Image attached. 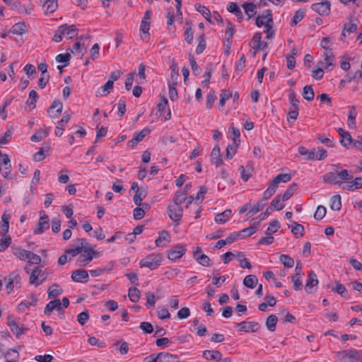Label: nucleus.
Returning <instances> with one entry per match:
<instances>
[{"instance_id": "nucleus-1", "label": "nucleus", "mask_w": 362, "mask_h": 362, "mask_svg": "<svg viewBox=\"0 0 362 362\" xmlns=\"http://www.w3.org/2000/svg\"><path fill=\"white\" fill-rule=\"evenodd\" d=\"M336 358L344 362H362V351L351 349L337 351Z\"/></svg>"}, {"instance_id": "nucleus-2", "label": "nucleus", "mask_w": 362, "mask_h": 362, "mask_svg": "<svg viewBox=\"0 0 362 362\" xmlns=\"http://www.w3.org/2000/svg\"><path fill=\"white\" fill-rule=\"evenodd\" d=\"M161 261V255L153 253L141 259L139 264L141 267H148L153 270L160 265Z\"/></svg>"}, {"instance_id": "nucleus-3", "label": "nucleus", "mask_w": 362, "mask_h": 362, "mask_svg": "<svg viewBox=\"0 0 362 362\" xmlns=\"http://www.w3.org/2000/svg\"><path fill=\"white\" fill-rule=\"evenodd\" d=\"M291 175L289 173L279 174L276 176L269 183L268 189H270L274 194L280 182H288L291 180Z\"/></svg>"}, {"instance_id": "nucleus-4", "label": "nucleus", "mask_w": 362, "mask_h": 362, "mask_svg": "<svg viewBox=\"0 0 362 362\" xmlns=\"http://www.w3.org/2000/svg\"><path fill=\"white\" fill-rule=\"evenodd\" d=\"M186 249L182 245H177L168 251V258L170 260L175 261L181 258L185 253Z\"/></svg>"}, {"instance_id": "nucleus-5", "label": "nucleus", "mask_w": 362, "mask_h": 362, "mask_svg": "<svg viewBox=\"0 0 362 362\" xmlns=\"http://www.w3.org/2000/svg\"><path fill=\"white\" fill-rule=\"evenodd\" d=\"M41 216L39 218L37 226L34 230L35 234H41L45 230L49 228V216L45 214V211H42Z\"/></svg>"}, {"instance_id": "nucleus-6", "label": "nucleus", "mask_w": 362, "mask_h": 362, "mask_svg": "<svg viewBox=\"0 0 362 362\" xmlns=\"http://www.w3.org/2000/svg\"><path fill=\"white\" fill-rule=\"evenodd\" d=\"M330 3L328 1L313 4L312 9L320 16H328L330 13Z\"/></svg>"}, {"instance_id": "nucleus-7", "label": "nucleus", "mask_w": 362, "mask_h": 362, "mask_svg": "<svg viewBox=\"0 0 362 362\" xmlns=\"http://www.w3.org/2000/svg\"><path fill=\"white\" fill-rule=\"evenodd\" d=\"M82 252L86 253V255H81L79 258L78 261H80L81 259L84 258L82 261H83V266H86L87 264H88L90 261H92L93 255L96 253V251H95L90 246L89 243H86L85 246L83 247Z\"/></svg>"}, {"instance_id": "nucleus-8", "label": "nucleus", "mask_w": 362, "mask_h": 362, "mask_svg": "<svg viewBox=\"0 0 362 362\" xmlns=\"http://www.w3.org/2000/svg\"><path fill=\"white\" fill-rule=\"evenodd\" d=\"M169 217L175 222H179L182 216V209L180 205H169L168 209Z\"/></svg>"}, {"instance_id": "nucleus-9", "label": "nucleus", "mask_w": 362, "mask_h": 362, "mask_svg": "<svg viewBox=\"0 0 362 362\" xmlns=\"http://www.w3.org/2000/svg\"><path fill=\"white\" fill-rule=\"evenodd\" d=\"M302 266L300 262H298L295 269V274L292 276V281L293 283V288L296 291L301 289L302 281Z\"/></svg>"}, {"instance_id": "nucleus-10", "label": "nucleus", "mask_w": 362, "mask_h": 362, "mask_svg": "<svg viewBox=\"0 0 362 362\" xmlns=\"http://www.w3.org/2000/svg\"><path fill=\"white\" fill-rule=\"evenodd\" d=\"M25 270L28 274L30 273V276L29 278V281L30 284H35L37 286H39L45 280V278L40 279V281L38 280V276L40 275L41 273V269H40L39 267H35L31 272L28 267H25Z\"/></svg>"}, {"instance_id": "nucleus-11", "label": "nucleus", "mask_w": 362, "mask_h": 362, "mask_svg": "<svg viewBox=\"0 0 362 362\" xmlns=\"http://www.w3.org/2000/svg\"><path fill=\"white\" fill-rule=\"evenodd\" d=\"M45 14L52 13L58 8V0H40Z\"/></svg>"}, {"instance_id": "nucleus-12", "label": "nucleus", "mask_w": 362, "mask_h": 362, "mask_svg": "<svg viewBox=\"0 0 362 362\" xmlns=\"http://www.w3.org/2000/svg\"><path fill=\"white\" fill-rule=\"evenodd\" d=\"M151 129L148 127H146L143 129L139 132L135 134L134 138L129 142L128 146L134 147L136 146L140 141L143 140V139L150 133Z\"/></svg>"}, {"instance_id": "nucleus-13", "label": "nucleus", "mask_w": 362, "mask_h": 362, "mask_svg": "<svg viewBox=\"0 0 362 362\" xmlns=\"http://www.w3.org/2000/svg\"><path fill=\"white\" fill-rule=\"evenodd\" d=\"M357 22V18H354V20L351 18L348 24H344L342 29L341 40H343V37H346L347 35L356 31L358 27Z\"/></svg>"}, {"instance_id": "nucleus-14", "label": "nucleus", "mask_w": 362, "mask_h": 362, "mask_svg": "<svg viewBox=\"0 0 362 362\" xmlns=\"http://www.w3.org/2000/svg\"><path fill=\"white\" fill-rule=\"evenodd\" d=\"M239 331L256 332L258 330V323L256 322L243 321L238 325Z\"/></svg>"}, {"instance_id": "nucleus-15", "label": "nucleus", "mask_w": 362, "mask_h": 362, "mask_svg": "<svg viewBox=\"0 0 362 362\" xmlns=\"http://www.w3.org/2000/svg\"><path fill=\"white\" fill-rule=\"evenodd\" d=\"M266 13H267V16H259L256 18V25L258 27L262 25L269 27L270 24H272L273 21L271 11L269 10H267Z\"/></svg>"}, {"instance_id": "nucleus-16", "label": "nucleus", "mask_w": 362, "mask_h": 362, "mask_svg": "<svg viewBox=\"0 0 362 362\" xmlns=\"http://www.w3.org/2000/svg\"><path fill=\"white\" fill-rule=\"evenodd\" d=\"M211 161L217 168L223 163V160L221 156L220 148L218 145H216L211 153Z\"/></svg>"}, {"instance_id": "nucleus-17", "label": "nucleus", "mask_w": 362, "mask_h": 362, "mask_svg": "<svg viewBox=\"0 0 362 362\" xmlns=\"http://www.w3.org/2000/svg\"><path fill=\"white\" fill-rule=\"evenodd\" d=\"M318 284V279L317 278L316 274L311 271L308 274V280L306 282L305 290L307 293H313V287Z\"/></svg>"}, {"instance_id": "nucleus-18", "label": "nucleus", "mask_w": 362, "mask_h": 362, "mask_svg": "<svg viewBox=\"0 0 362 362\" xmlns=\"http://www.w3.org/2000/svg\"><path fill=\"white\" fill-rule=\"evenodd\" d=\"M337 132L341 136L340 143L344 147L348 148V146L351 145V142L353 141V139L351 134L342 128H339Z\"/></svg>"}, {"instance_id": "nucleus-19", "label": "nucleus", "mask_w": 362, "mask_h": 362, "mask_svg": "<svg viewBox=\"0 0 362 362\" xmlns=\"http://www.w3.org/2000/svg\"><path fill=\"white\" fill-rule=\"evenodd\" d=\"M311 156L310 160H322L326 158L327 153L325 149L323 148H313L310 150Z\"/></svg>"}, {"instance_id": "nucleus-20", "label": "nucleus", "mask_w": 362, "mask_h": 362, "mask_svg": "<svg viewBox=\"0 0 362 362\" xmlns=\"http://www.w3.org/2000/svg\"><path fill=\"white\" fill-rule=\"evenodd\" d=\"M203 357L206 360H216V361L223 359L220 351L216 350H206L203 351Z\"/></svg>"}, {"instance_id": "nucleus-21", "label": "nucleus", "mask_w": 362, "mask_h": 362, "mask_svg": "<svg viewBox=\"0 0 362 362\" xmlns=\"http://www.w3.org/2000/svg\"><path fill=\"white\" fill-rule=\"evenodd\" d=\"M88 278V273L86 270L79 269L74 271L71 274V279L76 282H86Z\"/></svg>"}, {"instance_id": "nucleus-22", "label": "nucleus", "mask_w": 362, "mask_h": 362, "mask_svg": "<svg viewBox=\"0 0 362 362\" xmlns=\"http://www.w3.org/2000/svg\"><path fill=\"white\" fill-rule=\"evenodd\" d=\"M11 218V216L9 214H7L6 212H4V214L1 216V226L0 227V233L3 236H6V235L8 232L9 228V219Z\"/></svg>"}, {"instance_id": "nucleus-23", "label": "nucleus", "mask_w": 362, "mask_h": 362, "mask_svg": "<svg viewBox=\"0 0 362 362\" xmlns=\"http://www.w3.org/2000/svg\"><path fill=\"white\" fill-rule=\"evenodd\" d=\"M323 181L330 185H340L338 173L329 172L324 175Z\"/></svg>"}, {"instance_id": "nucleus-24", "label": "nucleus", "mask_w": 362, "mask_h": 362, "mask_svg": "<svg viewBox=\"0 0 362 362\" xmlns=\"http://www.w3.org/2000/svg\"><path fill=\"white\" fill-rule=\"evenodd\" d=\"M54 309H57V310L62 309V303L59 299H54L49 302L45 308L44 313L46 315H49Z\"/></svg>"}, {"instance_id": "nucleus-25", "label": "nucleus", "mask_w": 362, "mask_h": 362, "mask_svg": "<svg viewBox=\"0 0 362 362\" xmlns=\"http://www.w3.org/2000/svg\"><path fill=\"white\" fill-rule=\"evenodd\" d=\"M8 326L10 327L11 331L15 334L17 337L23 333L22 328L16 322V321L11 317H8Z\"/></svg>"}, {"instance_id": "nucleus-26", "label": "nucleus", "mask_w": 362, "mask_h": 362, "mask_svg": "<svg viewBox=\"0 0 362 362\" xmlns=\"http://www.w3.org/2000/svg\"><path fill=\"white\" fill-rule=\"evenodd\" d=\"M261 38H262L261 33H256L250 42V46L252 47V49H254L255 50L254 54H255L257 51L261 49V46H262Z\"/></svg>"}, {"instance_id": "nucleus-27", "label": "nucleus", "mask_w": 362, "mask_h": 362, "mask_svg": "<svg viewBox=\"0 0 362 362\" xmlns=\"http://www.w3.org/2000/svg\"><path fill=\"white\" fill-rule=\"evenodd\" d=\"M233 144L232 145H228L226 148V158L228 159H231L233 156L235 154L236 148H238L240 141L236 140L235 138H233Z\"/></svg>"}, {"instance_id": "nucleus-28", "label": "nucleus", "mask_w": 362, "mask_h": 362, "mask_svg": "<svg viewBox=\"0 0 362 362\" xmlns=\"http://www.w3.org/2000/svg\"><path fill=\"white\" fill-rule=\"evenodd\" d=\"M158 362H178V357L177 355L161 352L159 353Z\"/></svg>"}, {"instance_id": "nucleus-29", "label": "nucleus", "mask_w": 362, "mask_h": 362, "mask_svg": "<svg viewBox=\"0 0 362 362\" xmlns=\"http://www.w3.org/2000/svg\"><path fill=\"white\" fill-rule=\"evenodd\" d=\"M356 107L354 106H351L349 109L347 122L348 127L351 129L355 128L356 127Z\"/></svg>"}, {"instance_id": "nucleus-30", "label": "nucleus", "mask_w": 362, "mask_h": 362, "mask_svg": "<svg viewBox=\"0 0 362 362\" xmlns=\"http://www.w3.org/2000/svg\"><path fill=\"white\" fill-rule=\"evenodd\" d=\"M258 279L255 275L249 274L246 276L243 280V284L250 288H254L257 284Z\"/></svg>"}, {"instance_id": "nucleus-31", "label": "nucleus", "mask_w": 362, "mask_h": 362, "mask_svg": "<svg viewBox=\"0 0 362 362\" xmlns=\"http://www.w3.org/2000/svg\"><path fill=\"white\" fill-rule=\"evenodd\" d=\"M231 212L232 211L230 209H226V210L223 211V212L217 214L214 218L215 221L217 223H226L227 221V220L228 219V218L230 216Z\"/></svg>"}, {"instance_id": "nucleus-32", "label": "nucleus", "mask_w": 362, "mask_h": 362, "mask_svg": "<svg viewBox=\"0 0 362 362\" xmlns=\"http://www.w3.org/2000/svg\"><path fill=\"white\" fill-rule=\"evenodd\" d=\"M227 10L234 13L239 20L243 18V13L236 3L230 2L227 6Z\"/></svg>"}, {"instance_id": "nucleus-33", "label": "nucleus", "mask_w": 362, "mask_h": 362, "mask_svg": "<svg viewBox=\"0 0 362 362\" xmlns=\"http://www.w3.org/2000/svg\"><path fill=\"white\" fill-rule=\"evenodd\" d=\"M38 98V94L35 90H32L30 91L29 98L30 99V100H28L25 104L26 106H28L30 110H33L35 107V103Z\"/></svg>"}, {"instance_id": "nucleus-34", "label": "nucleus", "mask_w": 362, "mask_h": 362, "mask_svg": "<svg viewBox=\"0 0 362 362\" xmlns=\"http://www.w3.org/2000/svg\"><path fill=\"white\" fill-rule=\"evenodd\" d=\"M10 32L16 35H22L27 32L26 25L24 23H17L12 26L10 30Z\"/></svg>"}, {"instance_id": "nucleus-35", "label": "nucleus", "mask_w": 362, "mask_h": 362, "mask_svg": "<svg viewBox=\"0 0 362 362\" xmlns=\"http://www.w3.org/2000/svg\"><path fill=\"white\" fill-rule=\"evenodd\" d=\"M278 318L275 315H270L266 320V327L270 332H274Z\"/></svg>"}, {"instance_id": "nucleus-36", "label": "nucleus", "mask_w": 362, "mask_h": 362, "mask_svg": "<svg viewBox=\"0 0 362 362\" xmlns=\"http://www.w3.org/2000/svg\"><path fill=\"white\" fill-rule=\"evenodd\" d=\"M195 8L196 10L199 12L207 21L212 23L211 19V12L206 6L201 4H195Z\"/></svg>"}, {"instance_id": "nucleus-37", "label": "nucleus", "mask_w": 362, "mask_h": 362, "mask_svg": "<svg viewBox=\"0 0 362 362\" xmlns=\"http://www.w3.org/2000/svg\"><path fill=\"white\" fill-rule=\"evenodd\" d=\"M49 134L48 130L47 129H40L37 131L30 138L32 141L38 142L41 141L42 139L47 137Z\"/></svg>"}, {"instance_id": "nucleus-38", "label": "nucleus", "mask_w": 362, "mask_h": 362, "mask_svg": "<svg viewBox=\"0 0 362 362\" xmlns=\"http://www.w3.org/2000/svg\"><path fill=\"white\" fill-rule=\"evenodd\" d=\"M302 95L308 101H312L315 97V93L311 86H305L303 89Z\"/></svg>"}, {"instance_id": "nucleus-39", "label": "nucleus", "mask_w": 362, "mask_h": 362, "mask_svg": "<svg viewBox=\"0 0 362 362\" xmlns=\"http://www.w3.org/2000/svg\"><path fill=\"white\" fill-rule=\"evenodd\" d=\"M63 293V290L59 287L58 284H54L49 288L48 298H56Z\"/></svg>"}, {"instance_id": "nucleus-40", "label": "nucleus", "mask_w": 362, "mask_h": 362, "mask_svg": "<svg viewBox=\"0 0 362 362\" xmlns=\"http://www.w3.org/2000/svg\"><path fill=\"white\" fill-rule=\"evenodd\" d=\"M57 108L56 113L52 112L49 115L52 118L57 117L62 112L63 105L59 100H54L50 106V110Z\"/></svg>"}, {"instance_id": "nucleus-41", "label": "nucleus", "mask_w": 362, "mask_h": 362, "mask_svg": "<svg viewBox=\"0 0 362 362\" xmlns=\"http://www.w3.org/2000/svg\"><path fill=\"white\" fill-rule=\"evenodd\" d=\"M170 234L168 231L163 230L160 233L159 237L156 240V245L157 247H163L164 245L162 244L163 240H166L168 243L170 242Z\"/></svg>"}, {"instance_id": "nucleus-42", "label": "nucleus", "mask_w": 362, "mask_h": 362, "mask_svg": "<svg viewBox=\"0 0 362 362\" xmlns=\"http://www.w3.org/2000/svg\"><path fill=\"white\" fill-rule=\"evenodd\" d=\"M7 362H16L19 358L18 352L15 349H11L4 356Z\"/></svg>"}, {"instance_id": "nucleus-43", "label": "nucleus", "mask_w": 362, "mask_h": 362, "mask_svg": "<svg viewBox=\"0 0 362 362\" xmlns=\"http://www.w3.org/2000/svg\"><path fill=\"white\" fill-rule=\"evenodd\" d=\"M243 7L245 10V13L248 16V19H250L252 16H254L256 13V6L253 3H245L243 5Z\"/></svg>"}, {"instance_id": "nucleus-44", "label": "nucleus", "mask_w": 362, "mask_h": 362, "mask_svg": "<svg viewBox=\"0 0 362 362\" xmlns=\"http://www.w3.org/2000/svg\"><path fill=\"white\" fill-rule=\"evenodd\" d=\"M128 296L132 302H137L140 298V291L136 287L129 288Z\"/></svg>"}, {"instance_id": "nucleus-45", "label": "nucleus", "mask_w": 362, "mask_h": 362, "mask_svg": "<svg viewBox=\"0 0 362 362\" xmlns=\"http://www.w3.org/2000/svg\"><path fill=\"white\" fill-rule=\"evenodd\" d=\"M147 193L145 189H142L139 192H136L134 196V202L137 206H141V201L146 197Z\"/></svg>"}, {"instance_id": "nucleus-46", "label": "nucleus", "mask_w": 362, "mask_h": 362, "mask_svg": "<svg viewBox=\"0 0 362 362\" xmlns=\"http://www.w3.org/2000/svg\"><path fill=\"white\" fill-rule=\"evenodd\" d=\"M241 171V177L244 181H247L252 175V168L250 165H247L245 168L243 165L240 167Z\"/></svg>"}, {"instance_id": "nucleus-47", "label": "nucleus", "mask_w": 362, "mask_h": 362, "mask_svg": "<svg viewBox=\"0 0 362 362\" xmlns=\"http://www.w3.org/2000/svg\"><path fill=\"white\" fill-rule=\"evenodd\" d=\"M281 199L280 195H277L271 202L270 209H276L280 211L284 209V205L281 203Z\"/></svg>"}, {"instance_id": "nucleus-48", "label": "nucleus", "mask_w": 362, "mask_h": 362, "mask_svg": "<svg viewBox=\"0 0 362 362\" xmlns=\"http://www.w3.org/2000/svg\"><path fill=\"white\" fill-rule=\"evenodd\" d=\"M20 279V276L18 274H12L10 276L5 278V281L6 282V288L9 289L10 291L8 293H10L11 291H12L13 288V281H16L17 282L18 279Z\"/></svg>"}, {"instance_id": "nucleus-49", "label": "nucleus", "mask_w": 362, "mask_h": 362, "mask_svg": "<svg viewBox=\"0 0 362 362\" xmlns=\"http://www.w3.org/2000/svg\"><path fill=\"white\" fill-rule=\"evenodd\" d=\"M279 259L286 267L291 268L293 267L294 260L290 256L287 255H281Z\"/></svg>"}, {"instance_id": "nucleus-50", "label": "nucleus", "mask_w": 362, "mask_h": 362, "mask_svg": "<svg viewBox=\"0 0 362 362\" xmlns=\"http://www.w3.org/2000/svg\"><path fill=\"white\" fill-rule=\"evenodd\" d=\"M297 185L296 184L292 185L288 187L286 191L284 193L282 197H281V201L285 202L289 199L293 194L296 191Z\"/></svg>"}, {"instance_id": "nucleus-51", "label": "nucleus", "mask_w": 362, "mask_h": 362, "mask_svg": "<svg viewBox=\"0 0 362 362\" xmlns=\"http://www.w3.org/2000/svg\"><path fill=\"white\" fill-rule=\"evenodd\" d=\"M341 207L340 195H334L332 197L331 209L334 211H339Z\"/></svg>"}, {"instance_id": "nucleus-52", "label": "nucleus", "mask_w": 362, "mask_h": 362, "mask_svg": "<svg viewBox=\"0 0 362 362\" xmlns=\"http://www.w3.org/2000/svg\"><path fill=\"white\" fill-rule=\"evenodd\" d=\"M338 173L339 184L341 185L343 181L350 180L353 178V176L350 174V172L347 170H341Z\"/></svg>"}, {"instance_id": "nucleus-53", "label": "nucleus", "mask_w": 362, "mask_h": 362, "mask_svg": "<svg viewBox=\"0 0 362 362\" xmlns=\"http://www.w3.org/2000/svg\"><path fill=\"white\" fill-rule=\"evenodd\" d=\"M291 107L293 109H299V100L296 98V93L293 90H290L288 95Z\"/></svg>"}, {"instance_id": "nucleus-54", "label": "nucleus", "mask_w": 362, "mask_h": 362, "mask_svg": "<svg viewBox=\"0 0 362 362\" xmlns=\"http://www.w3.org/2000/svg\"><path fill=\"white\" fill-rule=\"evenodd\" d=\"M71 54L69 52L66 54H59L55 57V59L57 62L64 63V66H68L69 64Z\"/></svg>"}, {"instance_id": "nucleus-55", "label": "nucleus", "mask_w": 362, "mask_h": 362, "mask_svg": "<svg viewBox=\"0 0 362 362\" xmlns=\"http://www.w3.org/2000/svg\"><path fill=\"white\" fill-rule=\"evenodd\" d=\"M196 261L201 265L204 267H209L210 266V259L208 256L204 254H201L200 255L195 257Z\"/></svg>"}, {"instance_id": "nucleus-56", "label": "nucleus", "mask_w": 362, "mask_h": 362, "mask_svg": "<svg viewBox=\"0 0 362 362\" xmlns=\"http://www.w3.org/2000/svg\"><path fill=\"white\" fill-rule=\"evenodd\" d=\"M62 26L66 27V29L64 30V35H69L70 39L77 35L78 30L75 25H72L69 26L66 24H64Z\"/></svg>"}, {"instance_id": "nucleus-57", "label": "nucleus", "mask_w": 362, "mask_h": 362, "mask_svg": "<svg viewBox=\"0 0 362 362\" xmlns=\"http://www.w3.org/2000/svg\"><path fill=\"white\" fill-rule=\"evenodd\" d=\"M326 208L323 206H318L317 210L314 214V218L317 220H322L326 214Z\"/></svg>"}, {"instance_id": "nucleus-58", "label": "nucleus", "mask_w": 362, "mask_h": 362, "mask_svg": "<svg viewBox=\"0 0 362 362\" xmlns=\"http://www.w3.org/2000/svg\"><path fill=\"white\" fill-rule=\"evenodd\" d=\"M69 171L66 169H62L59 172V176L58 177V181L60 183L66 184L69 180Z\"/></svg>"}, {"instance_id": "nucleus-59", "label": "nucleus", "mask_w": 362, "mask_h": 362, "mask_svg": "<svg viewBox=\"0 0 362 362\" xmlns=\"http://www.w3.org/2000/svg\"><path fill=\"white\" fill-rule=\"evenodd\" d=\"M4 238L0 240V252L4 251L11 243V238L10 236H4Z\"/></svg>"}, {"instance_id": "nucleus-60", "label": "nucleus", "mask_w": 362, "mask_h": 362, "mask_svg": "<svg viewBox=\"0 0 362 362\" xmlns=\"http://www.w3.org/2000/svg\"><path fill=\"white\" fill-rule=\"evenodd\" d=\"M66 29V27L64 26H59L56 32V33L54 35L52 40L59 42L62 40V36H64V30Z\"/></svg>"}, {"instance_id": "nucleus-61", "label": "nucleus", "mask_w": 362, "mask_h": 362, "mask_svg": "<svg viewBox=\"0 0 362 362\" xmlns=\"http://www.w3.org/2000/svg\"><path fill=\"white\" fill-rule=\"evenodd\" d=\"M158 316L160 320L168 319L170 317V313L168 309L164 307H160L157 310Z\"/></svg>"}, {"instance_id": "nucleus-62", "label": "nucleus", "mask_w": 362, "mask_h": 362, "mask_svg": "<svg viewBox=\"0 0 362 362\" xmlns=\"http://www.w3.org/2000/svg\"><path fill=\"white\" fill-rule=\"evenodd\" d=\"M185 192H177L175 194V196L173 199L174 204L180 205L182 203L185 202L186 197H185Z\"/></svg>"}, {"instance_id": "nucleus-63", "label": "nucleus", "mask_w": 362, "mask_h": 362, "mask_svg": "<svg viewBox=\"0 0 362 362\" xmlns=\"http://www.w3.org/2000/svg\"><path fill=\"white\" fill-rule=\"evenodd\" d=\"M304 227L298 223L294 222L291 226V232L294 235L300 234L301 236L303 235Z\"/></svg>"}, {"instance_id": "nucleus-64", "label": "nucleus", "mask_w": 362, "mask_h": 362, "mask_svg": "<svg viewBox=\"0 0 362 362\" xmlns=\"http://www.w3.org/2000/svg\"><path fill=\"white\" fill-rule=\"evenodd\" d=\"M88 319L89 314L88 311L81 312L77 316V320L81 325H84Z\"/></svg>"}]
</instances>
